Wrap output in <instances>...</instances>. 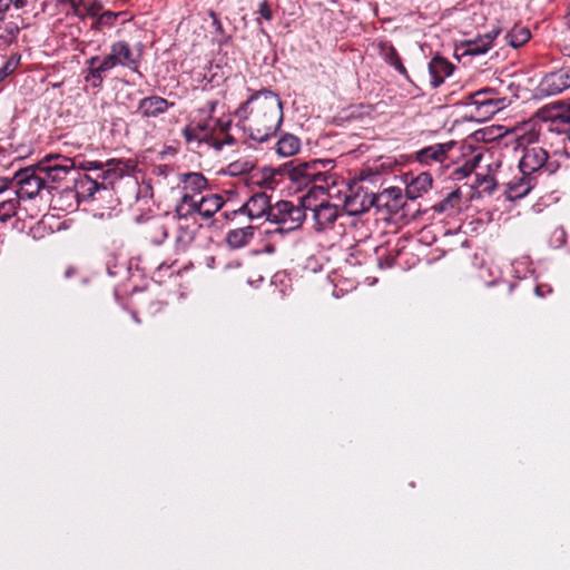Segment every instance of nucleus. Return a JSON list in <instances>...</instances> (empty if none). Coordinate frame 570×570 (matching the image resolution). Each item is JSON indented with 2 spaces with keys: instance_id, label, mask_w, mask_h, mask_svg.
Wrapping results in <instances>:
<instances>
[{
  "instance_id": "obj_1",
  "label": "nucleus",
  "mask_w": 570,
  "mask_h": 570,
  "mask_svg": "<svg viewBox=\"0 0 570 570\" xmlns=\"http://www.w3.org/2000/svg\"><path fill=\"white\" fill-rule=\"evenodd\" d=\"M236 116L248 138L264 142L275 136L283 122V104L277 94L263 89L242 104Z\"/></svg>"
},
{
  "instance_id": "obj_2",
  "label": "nucleus",
  "mask_w": 570,
  "mask_h": 570,
  "mask_svg": "<svg viewBox=\"0 0 570 570\" xmlns=\"http://www.w3.org/2000/svg\"><path fill=\"white\" fill-rule=\"evenodd\" d=\"M217 106V100H208L196 111L190 124L183 130L187 141L204 140L217 150H220L224 145L234 144V138L228 134L230 120L214 117Z\"/></svg>"
},
{
  "instance_id": "obj_3",
  "label": "nucleus",
  "mask_w": 570,
  "mask_h": 570,
  "mask_svg": "<svg viewBox=\"0 0 570 570\" xmlns=\"http://www.w3.org/2000/svg\"><path fill=\"white\" fill-rule=\"evenodd\" d=\"M333 167V159H314L292 167L288 170V177L299 188H307L306 194L316 191L317 188L331 193V189H335L338 185L345 186L343 179L331 173Z\"/></svg>"
},
{
  "instance_id": "obj_4",
  "label": "nucleus",
  "mask_w": 570,
  "mask_h": 570,
  "mask_svg": "<svg viewBox=\"0 0 570 570\" xmlns=\"http://www.w3.org/2000/svg\"><path fill=\"white\" fill-rule=\"evenodd\" d=\"M302 196V205L306 210L312 213L313 228L316 233H327L334 228L340 214L337 205L330 203V199L338 197L341 189L337 187L331 189V193L322 188L315 189Z\"/></svg>"
},
{
  "instance_id": "obj_5",
  "label": "nucleus",
  "mask_w": 570,
  "mask_h": 570,
  "mask_svg": "<svg viewBox=\"0 0 570 570\" xmlns=\"http://www.w3.org/2000/svg\"><path fill=\"white\" fill-rule=\"evenodd\" d=\"M142 55V43L137 42L131 46L125 40L116 41L110 46L109 53L101 60L98 68L90 72V78H94L95 85H101L104 81L102 75L117 66L128 68L129 70L139 73Z\"/></svg>"
},
{
  "instance_id": "obj_6",
  "label": "nucleus",
  "mask_w": 570,
  "mask_h": 570,
  "mask_svg": "<svg viewBox=\"0 0 570 570\" xmlns=\"http://www.w3.org/2000/svg\"><path fill=\"white\" fill-rule=\"evenodd\" d=\"M517 87L512 81L501 80L498 87H487L469 96V105L474 106L478 115L487 119L511 104L517 98Z\"/></svg>"
},
{
  "instance_id": "obj_7",
  "label": "nucleus",
  "mask_w": 570,
  "mask_h": 570,
  "mask_svg": "<svg viewBox=\"0 0 570 570\" xmlns=\"http://www.w3.org/2000/svg\"><path fill=\"white\" fill-rule=\"evenodd\" d=\"M371 207H374L372 193L367 191L364 187L347 188L343 209L347 216L352 217L350 224L356 229L360 238H365L368 235V228L361 216L368 212Z\"/></svg>"
},
{
  "instance_id": "obj_8",
  "label": "nucleus",
  "mask_w": 570,
  "mask_h": 570,
  "mask_svg": "<svg viewBox=\"0 0 570 570\" xmlns=\"http://www.w3.org/2000/svg\"><path fill=\"white\" fill-rule=\"evenodd\" d=\"M306 217L303 205L289 200H281L273 205L269 212V223L276 225L268 233L285 234L298 229Z\"/></svg>"
},
{
  "instance_id": "obj_9",
  "label": "nucleus",
  "mask_w": 570,
  "mask_h": 570,
  "mask_svg": "<svg viewBox=\"0 0 570 570\" xmlns=\"http://www.w3.org/2000/svg\"><path fill=\"white\" fill-rule=\"evenodd\" d=\"M36 166L43 179L46 188H51L50 184L60 183L69 174H75L76 171L72 159L58 154L47 155Z\"/></svg>"
},
{
  "instance_id": "obj_10",
  "label": "nucleus",
  "mask_w": 570,
  "mask_h": 570,
  "mask_svg": "<svg viewBox=\"0 0 570 570\" xmlns=\"http://www.w3.org/2000/svg\"><path fill=\"white\" fill-rule=\"evenodd\" d=\"M272 207L271 197L266 193L259 191L253 194L238 209L224 212V216L229 220L247 216L250 222L265 217L268 222Z\"/></svg>"
},
{
  "instance_id": "obj_11",
  "label": "nucleus",
  "mask_w": 570,
  "mask_h": 570,
  "mask_svg": "<svg viewBox=\"0 0 570 570\" xmlns=\"http://www.w3.org/2000/svg\"><path fill=\"white\" fill-rule=\"evenodd\" d=\"M16 183L17 189L12 190L19 199H32L39 191L46 188L43 179L37 168L27 167L16 173L12 183Z\"/></svg>"
},
{
  "instance_id": "obj_12",
  "label": "nucleus",
  "mask_w": 570,
  "mask_h": 570,
  "mask_svg": "<svg viewBox=\"0 0 570 570\" xmlns=\"http://www.w3.org/2000/svg\"><path fill=\"white\" fill-rule=\"evenodd\" d=\"M570 88V67L560 68L547 73L538 86L541 96H556Z\"/></svg>"
},
{
  "instance_id": "obj_13",
  "label": "nucleus",
  "mask_w": 570,
  "mask_h": 570,
  "mask_svg": "<svg viewBox=\"0 0 570 570\" xmlns=\"http://www.w3.org/2000/svg\"><path fill=\"white\" fill-rule=\"evenodd\" d=\"M537 184V176L521 171L518 168V173L510 180L504 183V195L509 200H519L525 197Z\"/></svg>"
},
{
  "instance_id": "obj_14",
  "label": "nucleus",
  "mask_w": 570,
  "mask_h": 570,
  "mask_svg": "<svg viewBox=\"0 0 570 570\" xmlns=\"http://www.w3.org/2000/svg\"><path fill=\"white\" fill-rule=\"evenodd\" d=\"M548 158L549 154L544 148L540 146L527 147L519 161V169L538 177V174L547 164Z\"/></svg>"
},
{
  "instance_id": "obj_15",
  "label": "nucleus",
  "mask_w": 570,
  "mask_h": 570,
  "mask_svg": "<svg viewBox=\"0 0 570 570\" xmlns=\"http://www.w3.org/2000/svg\"><path fill=\"white\" fill-rule=\"evenodd\" d=\"M454 142L434 144L420 149L416 153V160L425 166L442 164L448 158V153L453 148Z\"/></svg>"
},
{
  "instance_id": "obj_16",
  "label": "nucleus",
  "mask_w": 570,
  "mask_h": 570,
  "mask_svg": "<svg viewBox=\"0 0 570 570\" xmlns=\"http://www.w3.org/2000/svg\"><path fill=\"white\" fill-rule=\"evenodd\" d=\"M402 190L399 187L385 188L380 194L372 193L373 206L389 213H394L402 206Z\"/></svg>"
},
{
  "instance_id": "obj_17",
  "label": "nucleus",
  "mask_w": 570,
  "mask_h": 570,
  "mask_svg": "<svg viewBox=\"0 0 570 570\" xmlns=\"http://www.w3.org/2000/svg\"><path fill=\"white\" fill-rule=\"evenodd\" d=\"M87 174H82L76 169L73 174L75 190L78 197L89 198L92 197L100 188L107 189L106 180H98Z\"/></svg>"
},
{
  "instance_id": "obj_18",
  "label": "nucleus",
  "mask_w": 570,
  "mask_h": 570,
  "mask_svg": "<svg viewBox=\"0 0 570 570\" xmlns=\"http://www.w3.org/2000/svg\"><path fill=\"white\" fill-rule=\"evenodd\" d=\"M174 106L167 99L159 96H149L142 98L138 104V112L144 118H155L165 114L169 107Z\"/></svg>"
},
{
  "instance_id": "obj_19",
  "label": "nucleus",
  "mask_w": 570,
  "mask_h": 570,
  "mask_svg": "<svg viewBox=\"0 0 570 570\" xmlns=\"http://www.w3.org/2000/svg\"><path fill=\"white\" fill-rule=\"evenodd\" d=\"M453 72V65L442 57H434L429 62L431 86L438 88Z\"/></svg>"
},
{
  "instance_id": "obj_20",
  "label": "nucleus",
  "mask_w": 570,
  "mask_h": 570,
  "mask_svg": "<svg viewBox=\"0 0 570 570\" xmlns=\"http://www.w3.org/2000/svg\"><path fill=\"white\" fill-rule=\"evenodd\" d=\"M499 35V31H491L487 32L482 36H479L474 39L465 41V53L470 56H480L484 55L490 50L492 47V43L497 36Z\"/></svg>"
},
{
  "instance_id": "obj_21",
  "label": "nucleus",
  "mask_w": 570,
  "mask_h": 570,
  "mask_svg": "<svg viewBox=\"0 0 570 570\" xmlns=\"http://www.w3.org/2000/svg\"><path fill=\"white\" fill-rule=\"evenodd\" d=\"M183 193L194 195L202 194L208 187V181L200 173H185L180 175Z\"/></svg>"
},
{
  "instance_id": "obj_22",
  "label": "nucleus",
  "mask_w": 570,
  "mask_h": 570,
  "mask_svg": "<svg viewBox=\"0 0 570 570\" xmlns=\"http://www.w3.org/2000/svg\"><path fill=\"white\" fill-rule=\"evenodd\" d=\"M432 187V177L429 173H421L414 177L405 188V194L409 199H416L423 194L428 193Z\"/></svg>"
},
{
  "instance_id": "obj_23",
  "label": "nucleus",
  "mask_w": 570,
  "mask_h": 570,
  "mask_svg": "<svg viewBox=\"0 0 570 570\" xmlns=\"http://www.w3.org/2000/svg\"><path fill=\"white\" fill-rule=\"evenodd\" d=\"M224 204L223 197L218 194L202 196L198 200V214L205 219L212 218L224 207Z\"/></svg>"
},
{
  "instance_id": "obj_24",
  "label": "nucleus",
  "mask_w": 570,
  "mask_h": 570,
  "mask_svg": "<svg viewBox=\"0 0 570 570\" xmlns=\"http://www.w3.org/2000/svg\"><path fill=\"white\" fill-rule=\"evenodd\" d=\"M301 149V140L293 134H283L275 144V151L281 157H291Z\"/></svg>"
},
{
  "instance_id": "obj_25",
  "label": "nucleus",
  "mask_w": 570,
  "mask_h": 570,
  "mask_svg": "<svg viewBox=\"0 0 570 570\" xmlns=\"http://www.w3.org/2000/svg\"><path fill=\"white\" fill-rule=\"evenodd\" d=\"M254 230L253 225L232 229L226 235V242L233 248H240L252 240Z\"/></svg>"
},
{
  "instance_id": "obj_26",
  "label": "nucleus",
  "mask_w": 570,
  "mask_h": 570,
  "mask_svg": "<svg viewBox=\"0 0 570 570\" xmlns=\"http://www.w3.org/2000/svg\"><path fill=\"white\" fill-rule=\"evenodd\" d=\"M20 32L19 26L14 21H6L0 18V48H7L13 43Z\"/></svg>"
},
{
  "instance_id": "obj_27",
  "label": "nucleus",
  "mask_w": 570,
  "mask_h": 570,
  "mask_svg": "<svg viewBox=\"0 0 570 570\" xmlns=\"http://www.w3.org/2000/svg\"><path fill=\"white\" fill-rule=\"evenodd\" d=\"M198 200L194 195L183 193L176 205V215L179 218H188L196 213L198 214Z\"/></svg>"
},
{
  "instance_id": "obj_28",
  "label": "nucleus",
  "mask_w": 570,
  "mask_h": 570,
  "mask_svg": "<svg viewBox=\"0 0 570 570\" xmlns=\"http://www.w3.org/2000/svg\"><path fill=\"white\" fill-rule=\"evenodd\" d=\"M9 197L0 199V222L6 223L11 219L19 207L20 199L12 191Z\"/></svg>"
},
{
  "instance_id": "obj_29",
  "label": "nucleus",
  "mask_w": 570,
  "mask_h": 570,
  "mask_svg": "<svg viewBox=\"0 0 570 570\" xmlns=\"http://www.w3.org/2000/svg\"><path fill=\"white\" fill-rule=\"evenodd\" d=\"M460 202V191L453 190L449 193L442 200L434 204L432 209L439 214L451 215L458 208Z\"/></svg>"
},
{
  "instance_id": "obj_30",
  "label": "nucleus",
  "mask_w": 570,
  "mask_h": 570,
  "mask_svg": "<svg viewBox=\"0 0 570 570\" xmlns=\"http://www.w3.org/2000/svg\"><path fill=\"white\" fill-rule=\"evenodd\" d=\"M383 59L386 63L393 67L397 72L409 79V75L406 68L402 63V60L393 46H383L382 47Z\"/></svg>"
},
{
  "instance_id": "obj_31",
  "label": "nucleus",
  "mask_w": 570,
  "mask_h": 570,
  "mask_svg": "<svg viewBox=\"0 0 570 570\" xmlns=\"http://www.w3.org/2000/svg\"><path fill=\"white\" fill-rule=\"evenodd\" d=\"M531 33L528 28L514 26L507 35V42L513 47L519 48L529 41Z\"/></svg>"
},
{
  "instance_id": "obj_32",
  "label": "nucleus",
  "mask_w": 570,
  "mask_h": 570,
  "mask_svg": "<svg viewBox=\"0 0 570 570\" xmlns=\"http://www.w3.org/2000/svg\"><path fill=\"white\" fill-rule=\"evenodd\" d=\"M195 240V230L188 226L179 225L175 238L176 249L185 252Z\"/></svg>"
},
{
  "instance_id": "obj_33",
  "label": "nucleus",
  "mask_w": 570,
  "mask_h": 570,
  "mask_svg": "<svg viewBox=\"0 0 570 570\" xmlns=\"http://www.w3.org/2000/svg\"><path fill=\"white\" fill-rule=\"evenodd\" d=\"M105 165L100 161H87L82 168L85 170H98L100 174H98L97 178H101L104 180H107L111 177H117V173L114 168L104 169Z\"/></svg>"
},
{
  "instance_id": "obj_34",
  "label": "nucleus",
  "mask_w": 570,
  "mask_h": 570,
  "mask_svg": "<svg viewBox=\"0 0 570 570\" xmlns=\"http://www.w3.org/2000/svg\"><path fill=\"white\" fill-rule=\"evenodd\" d=\"M254 168V165L252 161L246 159H239L236 161H233L228 165L227 171L232 176H238L246 173H249Z\"/></svg>"
},
{
  "instance_id": "obj_35",
  "label": "nucleus",
  "mask_w": 570,
  "mask_h": 570,
  "mask_svg": "<svg viewBox=\"0 0 570 570\" xmlns=\"http://www.w3.org/2000/svg\"><path fill=\"white\" fill-rule=\"evenodd\" d=\"M481 155H475L470 161H466L464 165L458 167L454 170V176L456 179H463L465 177H469L476 164L480 161Z\"/></svg>"
},
{
  "instance_id": "obj_36",
  "label": "nucleus",
  "mask_w": 570,
  "mask_h": 570,
  "mask_svg": "<svg viewBox=\"0 0 570 570\" xmlns=\"http://www.w3.org/2000/svg\"><path fill=\"white\" fill-rule=\"evenodd\" d=\"M551 130L566 136L570 140V115H562L559 117L558 124H552Z\"/></svg>"
},
{
  "instance_id": "obj_37",
  "label": "nucleus",
  "mask_w": 570,
  "mask_h": 570,
  "mask_svg": "<svg viewBox=\"0 0 570 570\" xmlns=\"http://www.w3.org/2000/svg\"><path fill=\"white\" fill-rule=\"evenodd\" d=\"M100 62H101V60H99V57H97V56H94L87 60L88 71H87V75L85 76V81L89 82L91 85V87H94V88H98L101 85H95L94 78H90V72L94 69H97Z\"/></svg>"
},
{
  "instance_id": "obj_38",
  "label": "nucleus",
  "mask_w": 570,
  "mask_h": 570,
  "mask_svg": "<svg viewBox=\"0 0 570 570\" xmlns=\"http://www.w3.org/2000/svg\"><path fill=\"white\" fill-rule=\"evenodd\" d=\"M258 13L262 18H264L267 21L272 20L273 18L272 7L267 1H263L259 3Z\"/></svg>"
},
{
  "instance_id": "obj_39",
  "label": "nucleus",
  "mask_w": 570,
  "mask_h": 570,
  "mask_svg": "<svg viewBox=\"0 0 570 570\" xmlns=\"http://www.w3.org/2000/svg\"><path fill=\"white\" fill-rule=\"evenodd\" d=\"M476 181H479L480 185L484 184L483 190H485V191L491 193L495 189L497 183H495L494 177H492V176H484L482 181H480L479 179H476Z\"/></svg>"
},
{
  "instance_id": "obj_40",
  "label": "nucleus",
  "mask_w": 570,
  "mask_h": 570,
  "mask_svg": "<svg viewBox=\"0 0 570 570\" xmlns=\"http://www.w3.org/2000/svg\"><path fill=\"white\" fill-rule=\"evenodd\" d=\"M11 185V180L8 178L0 177V199L2 196L9 191Z\"/></svg>"
},
{
  "instance_id": "obj_41",
  "label": "nucleus",
  "mask_w": 570,
  "mask_h": 570,
  "mask_svg": "<svg viewBox=\"0 0 570 570\" xmlns=\"http://www.w3.org/2000/svg\"><path fill=\"white\" fill-rule=\"evenodd\" d=\"M13 0H0V18H4V14L9 11Z\"/></svg>"
},
{
  "instance_id": "obj_42",
  "label": "nucleus",
  "mask_w": 570,
  "mask_h": 570,
  "mask_svg": "<svg viewBox=\"0 0 570 570\" xmlns=\"http://www.w3.org/2000/svg\"><path fill=\"white\" fill-rule=\"evenodd\" d=\"M209 16L212 18V24L215 28L217 32H223V24L220 20L218 19L217 14L214 11L209 12Z\"/></svg>"
},
{
  "instance_id": "obj_43",
  "label": "nucleus",
  "mask_w": 570,
  "mask_h": 570,
  "mask_svg": "<svg viewBox=\"0 0 570 570\" xmlns=\"http://www.w3.org/2000/svg\"><path fill=\"white\" fill-rule=\"evenodd\" d=\"M534 291L538 296L544 297L547 294L552 292V288L549 285H538Z\"/></svg>"
},
{
  "instance_id": "obj_44",
  "label": "nucleus",
  "mask_w": 570,
  "mask_h": 570,
  "mask_svg": "<svg viewBox=\"0 0 570 570\" xmlns=\"http://www.w3.org/2000/svg\"><path fill=\"white\" fill-rule=\"evenodd\" d=\"M11 62H7L1 69H0V82L9 76L11 72Z\"/></svg>"
},
{
  "instance_id": "obj_45",
  "label": "nucleus",
  "mask_w": 570,
  "mask_h": 570,
  "mask_svg": "<svg viewBox=\"0 0 570 570\" xmlns=\"http://www.w3.org/2000/svg\"><path fill=\"white\" fill-rule=\"evenodd\" d=\"M28 4V0H13L12 6L16 9H22Z\"/></svg>"
},
{
  "instance_id": "obj_46",
  "label": "nucleus",
  "mask_w": 570,
  "mask_h": 570,
  "mask_svg": "<svg viewBox=\"0 0 570 570\" xmlns=\"http://www.w3.org/2000/svg\"><path fill=\"white\" fill-rule=\"evenodd\" d=\"M159 232H160V235H161V239L158 243H161V240L165 239L168 236V232H167V228L164 225L159 226Z\"/></svg>"
}]
</instances>
